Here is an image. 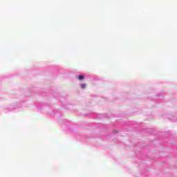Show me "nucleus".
I'll return each instance as SVG.
<instances>
[{"instance_id":"obj_2","label":"nucleus","mask_w":177,"mask_h":177,"mask_svg":"<svg viewBox=\"0 0 177 177\" xmlns=\"http://www.w3.org/2000/svg\"><path fill=\"white\" fill-rule=\"evenodd\" d=\"M81 88H82V89H85V88H86V84H82L81 85Z\"/></svg>"},{"instance_id":"obj_1","label":"nucleus","mask_w":177,"mask_h":177,"mask_svg":"<svg viewBox=\"0 0 177 177\" xmlns=\"http://www.w3.org/2000/svg\"><path fill=\"white\" fill-rule=\"evenodd\" d=\"M84 78H85V77H84V75H80V76H78V80H79L80 81L84 80Z\"/></svg>"}]
</instances>
